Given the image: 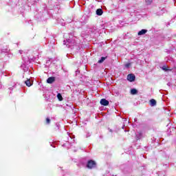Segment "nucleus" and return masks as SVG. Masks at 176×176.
Returning a JSON list of instances; mask_svg holds the SVG:
<instances>
[{"instance_id": "nucleus-1", "label": "nucleus", "mask_w": 176, "mask_h": 176, "mask_svg": "<svg viewBox=\"0 0 176 176\" xmlns=\"http://www.w3.org/2000/svg\"><path fill=\"white\" fill-rule=\"evenodd\" d=\"M70 35H72V37L69 36V38H67L66 41H63V44L66 45L68 47H71V46L75 45V40L72 39V33H70Z\"/></svg>"}, {"instance_id": "nucleus-2", "label": "nucleus", "mask_w": 176, "mask_h": 176, "mask_svg": "<svg viewBox=\"0 0 176 176\" xmlns=\"http://www.w3.org/2000/svg\"><path fill=\"white\" fill-rule=\"evenodd\" d=\"M97 166V164L96 163V162L94 160H89L87 164V168H89L91 170V168H96V166Z\"/></svg>"}, {"instance_id": "nucleus-3", "label": "nucleus", "mask_w": 176, "mask_h": 176, "mask_svg": "<svg viewBox=\"0 0 176 176\" xmlns=\"http://www.w3.org/2000/svg\"><path fill=\"white\" fill-rule=\"evenodd\" d=\"M126 79L129 82H135V75L134 74H129L127 75Z\"/></svg>"}, {"instance_id": "nucleus-4", "label": "nucleus", "mask_w": 176, "mask_h": 176, "mask_svg": "<svg viewBox=\"0 0 176 176\" xmlns=\"http://www.w3.org/2000/svg\"><path fill=\"white\" fill-rule=\"evenodd\" d=\"M100 104H101V105H103L104 107H108V105H109V101H108L105 98H103V99L100 100Z\"/></svg>"}, {"instance_id": "nucleus-5", "label": "nucleus", "mask_w": 176, "mask_h": 176, "mask_svg": "<svg viewBox=\"0 0 176 176\" xmlns=\"http://www.w3.org/2000/svg\"><path fill=\"white\" fill-rule=\"evenodd\" d=\"M146 32H148V30L142 29V30L138 32V35H139V36H141L142 35H145V34H146Z\"/></svg>"}, {"instance_id": "nucleus-6", "label": "nucleus", "mask_w": 176, "mask_h": 176, "mask_svg": "<svg viewBox=\"0 0 176 176\" xmlns=\"http://www.w3.org/2000/svg\"><path fill=\"white\" fill-rule=\"evenodd\" d=\"M56 80V77H50L47 79V83L52 84Z\"/></svg>"}, {"instance_id": "nucleus-7", "label": "nucleus", "mask_w": 176, "mask_h": 176, "mask_svg": "<svg viewBox=\"0 0 176 176\" xmlns=\"http://www.w3.org/2000/svg\"><path fill=\"white\" fill-rule=\"evenodd\" d=\"M162 70V71H164L165 72H170L172 71L171 69H168V67L166 66V65H164L161 67Z\"/></svg>"}, {"instance_id": "nucleus-8", "label": "nucleus", "mask_w": 176, "mask_h": 176, "mask_svg": "<svg viewBox=\"0 0 176 176\" xmlns=\"http://www.w3.org/2000/svg\"><path fill=\"white\" fill-rule=\"evenodd\" d=\"M102 13H104V11L101 8H98L96 10V14L97 16H102Z\"/></svg>"}, {"instance_id": "nucleus-9", "label": "nucleus", "mask_w": 176, "mask_h": 176, "mask_svg": "<svg viewBox=\"0 0 176 176\" xmlns=\"http://www.w3.org/2000/svg\"><path fill=\"white\" fill-rule=\"evenodd\" d=\"M107 58H108V56H102L100 59L98 61V64H102V63H104V60H107Z\"/></svg>"}, {"instance_id": "nucleus-10", "label": "nucleus", "mask_w": 176, "mask_h": 176, "mask_svg": "<svg viewBox=\"0 0 176 176\" xmlns=\"http://www.w3.org/2000/svg\"><path fill=\"white\" fill-rule=\"evenodd\" d=\"M25 84L26 85V86H28V87H30V86H32L30 80H27L26 81H25Z\"/></svg>"}, {"instance_id": "nucleus-11", "label": "nucleus", "mask_w": 176, "mask_h": 176, "mask_svg": "<svg viewBox=\"0 0 176 176\" xmlns=\"http://www.w3.org/2000/svg\"><path fill=\"white\" fill-rule=\"evenodd\" d=\"M138 90H137V89H131V94L135 95V94H138Z\"/></svg>"}, {"instance_id": "nucleus-12", "label": "nucleus", "mask_w": 176, "mask_h": 176, "mask_svg": "<svg viewBox=\"0 0 176 176\" xmlns=\"http://www.w3.org/2000/svg\"><path fill=\"white\" fill-rule=\"evenodd\" d=\"M150 104L151 107H155V105H156V100L155 99H151L150 100Z\"/></svg>"}, {"instance_id": "nucleus-13", "label": "nucleus", "mask_w": 176, "mask_h": 176, "mask_svg": "<svg viewBox=\"0 0 176 176\" xmlns=\"http://www.w3.org/2000/svg\"><path fill=\"white\" fill-rule=\"evenodd\" d=\"M57 98L59 101H63V96L61 95V94L58 93L57 94Z\"/></svg>"}, {"instance_id": "nucleus-14", "label": "nucleus", "mask_w": 176, "mask_h": 176, "mask_svg": "<svg viewBox=\"0 0 176 176\" xmlns=\"http://www.w3.org/2000/svg\"><path fill=\"white\" fill-rule=\"evenodd\" d=\"M3 53H9V50L8 48H6V49H2L1 50V54H3Z\"/></svg>"}, {"instance_id": "nucleus-15", "label": "nucleus", "mask_w": 176, "mask_h": 176, "mask_svg": "<svg viewBox=\"0 0 176 176\" xmlns=\"http://www.w3.org/2000/svg\"><path fill=\"white\" fill-rule=\"evenodd\" d=\"M46 124H50V118H47L45 120Z\"/></svg>"}, {"instance_id": "nucleus-16", "label": "nucleus", "mask_w": 176, "mask_h": 176, "mask_svg": "<svg viewBox=\"0 0 176 176\" xmlns=\"http://www.w3.org/2000/svg\"><path fill=\"white\" fill-rule=\"evenodd\" d=\"M130 67H131V63H126L125 64V67H126L127 69L130 68Z\"/></svg>"}, {"instance_id": "nucleus-17", "label": "nucleus", "mask_w": 176, "mask_h": 176, "mask_svg": "<svg viewBox=\"0 0 176 176\" xmlns=\"http://www.w3.org/2000/svg\"><path fill=\"white\" fill-rule=\"evenodd\" d=\"M146 3L147 5H151L152 3V0H146Z\"/></svg>"}, {"instance_id": "nucleus-18", "label": "nucleus", "mask_w": 176, "mask_h": 176, "mask_svg": "<svg viewBox=\"0 0 176 176\" xmlns=\"http://www.w3.org/2000/svg\"><path fill=\"white\" fill-rule=\"evenodd\" d=\"M13 87H24L23 86V85H15L14 86H13Z\"/></svg>"}, {"instance_id": "nucleus-19", "label": "nucleus", "mask_w": 176, "mask_h": 176, "mask_svg": "<svg viewBox=\"0 0 176 176\" xmlns=\"http://www.w3.org/2000/svg\"><path fill=\"white\" fill-rule=\"evenodd\" d=\"M67 57L68 58H72V55H71V54H67Z\"/></svg>"}, {"instance_id": "nucleus-20", "label": "nucleus", "mask_w": 176, "mask_h": 176, "mask_svg": "<svg viewBox=\"0 0 176 176\" xmlns=\"http://www.w3.org/2000/svg\"><path fill=\"white\" fill-rule=\"evenodd\" d=\"M96 28H95V29H90L89 31H90L91 32H94V31H96Z\"/></svg>"}, {"instance_id": "nucleus-21", "label": "nucleus", "mask_w": 176, "mask_h": 176, "mask_svg": "<svg viewBox=\"0 0 176 176\" xmlns=\"http://www.w3.org/2000/svg\"><path fill=\"white\" fill-rule=\"evenodd\" d=\"M23 70H24V71H28V68L25 67V68L23 69Z\"/></svg>"}, {"instance_id": "nucleus-22", "label": "nucleus", "mask_w": 176, "mask_h": 176, "mask_svg": "<svg viewBox=\"0 0 176 176\" xmlns=\"http://www.w3.org/2000/svg\"><path fill=\"white\" fill-rule=\"evenodd\" d=\"M19 53L21 54V53H23L22 50H19Z\"/></svg>"}, {"instance_id": "nucleus-23", "label": "nucleus", "mask_w": 176, "mask_h": 176, "mask_svg": "<svg viewBox=\"0 0 176 176\" xmlns=\"http://www.w3.org/2000/svg\"><path fill=\"white\" fill-rule=\"evenodd\" d=\"M76 74H79V71L78 70L76 71Z\"/></svg>"}, {"instance_id": "nucleus-24", "label": "nucleus", "mask_w": 176, "mask_h": 176, "mask_svg": "<svg viewBox=\"0 0 176 176\" xmlns=\"http://www.w3.org/2000/svg\"><path fill=\"white\" fill-rule=\"evenodd\" d=\"M140 135H142V132L139 133Z\"/></svg>"}, {"instance_id": "nucleus-25", "label": "nucleus", "mask_w": 176, "mask_h": 176, "mask_svg": "<svg viewBox=\"0 0 176 176\" xmlns=\"http://www.w3.org/2000/svg\"><path fill=\"white\" fill-rule=\"evenodd\" d=\"M1 87V89H2V87H2V85H1V87Z\"/></svg>"}, {"instance_id": "nucleus-26", "label": "nucleus", "mask_w": 176, "mask_h": 176, "mask_svg": "<svg viewBox=\"0 0 176 176\" xmlns=\"http://www.w3.org/2000/svg\"><path fill=\"white\" fill-rule=\"evenodd\" d=\"M110 132L112 133V130L111 129H110Z\"/></svg>"}, {"instance_id": "nucleus-27", "label": "nucleus", "mask_w": 176, "mask_h": 176, "mask_svg": "<svg viewBox=\"0 0 176 176\" xmlns=\"http://www.w3.org/2000/svg\"><path fill=\"white\" fill-rule=\"evenodd\" d=\"M0 85H1V82H0Z\"/></svg>"}]
</instances>
